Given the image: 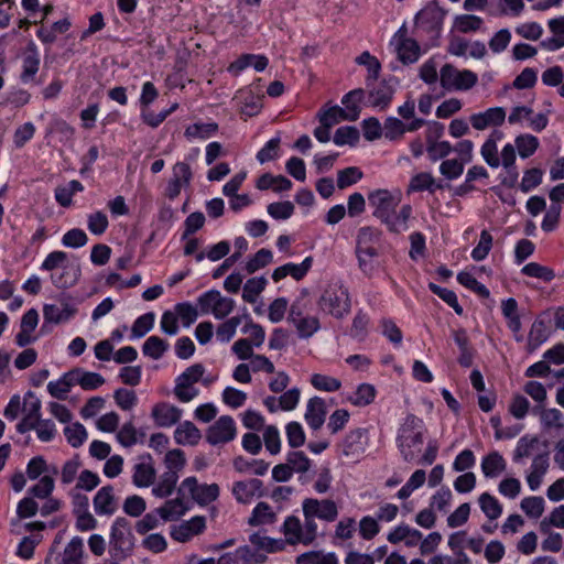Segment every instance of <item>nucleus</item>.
I'll return each instance as SVG.
<instances>
[{
	"label": "nucleus",
	"instance_id": "23",
	"mask_svg": "<svg viewBox=\"0 0 564 564\" xmlns=\"http://www.w3.org/2000/svg\"><path fill=\"white\" fill-rule=\"evenodd\" d=\"M41 401H34L33 403H23V417L17 424V431L20 434H24L36 427V424L41 420Z\"/></svg>",
	"mask_w": 564,
	"mask_h": 564
},
{
	"label": "nucleus",
	"instance_id": "18",
	"mask_svg": "<svg viewBox=\"0 0 564 564\" xmlns=\"http://www.w3.org/2000/svg\"><path fill=\"white\" fill-rule=\"evenodd\" d=\"M151 416L156 426L171 427L181 420L182 410L167 402H159L152 408Z\"/></svg>",
	"mask_w": 564,
	"mask_h": 564
},
{
	"label": "nucleus",
	"instance_id": "50",
	"mask_svg": "<svg viewBox=\"0 0 564 564\" xmlns=\"http://www.w3.org/2000/svg\"><path fill=\"white\" fill-rule=\"evenodd\" d=\"M64 434L67 438V442L74 448H78L79 446H82L87 438L86 429L79 422L66 426L64 429Z\"/></svg>",
	"mask_w": 564,
	"mask_h": 564
},
{
	"label": "nucleus",
	"instance_id": "58",
	"mask_svg": "<svg viewBox=\"0 0 564 564\" xmlns=\"http://www.w3.org/2000/svg\"><path fill=\"white\" fill-rule=\"evenodd\" d=\"M268 214L274 219H289L294 213V205L290 200L271 203L267 207Z\"/></svg>",
	"mask_w": 564,
	"mask_h": 564
},
{
	"label": "nucleus",
	"instance_id": "15",
	"mask_svg": "<svg viewBox=\"0 0 564 564\" xmlns=\"http://www.w3.org/2000/svg\"><path fill=\"white\" fill-rule=\"evenodd\" d=\"M506 120V110L502 107L488 108L482 112L473 113L469 117L471 127L476 130H485L490 127H499Z\"/></svg>",
	"mask_w": 564,
	"mask_h": 564
},
{
	"label": "nucleus",
	"instance_id": "45",
	"mask_svg": "<svg viewBox=\"0 0 564 564\" xmlns=\"http://www.w3.org/2000/svg\"><path fill=\"white\" fill-rule=\"evenodd\" d=\"M83 547V539L74 536L64 550L63 564H80Z\"/></svg>",
	"mask_w": 564,
	"mask_h": 564
},
{
	"label": "nucleus",
	"instance_id": "56",
	"mask_svg": "<svg viewBox=\"0 0 564 564\" xmlns=\"http://www.w3.org/2000/svg\"><path fill=\"white\" fill-rule=\"evenodd\" d=\"M219 496V487L217 484H204L200 485L197 492L193 496V500H195L200 506H206L212 501H215Z\"/></svg>",
	"mask_w": 564,
	"mask_h": 564
},
{
	"label": "nucleus",
	"instance_id": "53",
	"mask_svg": "<svg viewBox=\"0 0 564 564\" xmlns=\"http://www.w3.org/2000/svg\"><path fill=\"white\" fill-rule=\"evenodd\" d=\"M426 151L430 160L436 162L446 158L453 151V148L448 141H432V137L430 135L427 138Z\"/></svg>",
	"mask_w": 564,
	"mask_h": 564
},
{
	"label": "nucleus",
	"instance_id": "27",
	"mask_svg": "<svg viewBox=\"0 0 564 564\" xmlns=\"http://www.w3.org/2000/svg\"><path fill=\"white\" fill-rule=\"evenodd\" d=\"M202 438L200 431L191 421L181 423L174 431V440L178 445H196Z\"/></svg>",
	"mask_w": 564,
	"mask_h": 564
},
{
	"label": "nucleus",
	"instance_id": "49",
	"mask_svg": "<svg viewBox=\"0 0 564 564\" xmlns=\"http://www.w3.org/2000/svg\"><path fill=\"white\" fill-rule=\"evenodd\" d=\"M362 172L359 167L349 166L337 172V186L344 189L359 182L362 178Z\"/></svg>",
	"mask_w": 564,
	"mask_h": 564
},
{
	"label": "nucleus",
	"instance_id": "4",
	"mask_svg": "<svg viewBox=\"0 0 564 564\" xmlns=\"http://www.w3.org/2000/svg\"><path fill=\"white\" fill-rule=\"evenodd\" d=\"M303 516L304 523L297 517L289 516L281 527V532L290 545H311L318 535L315 518L308 513H303Z\"/></svg>",
	"mask_w": 564,
	"mask_h": 564
},
{
	"label": "nucleus",
	"instance_id": "28",
	"mask_svg": "<svg viewBox=\"0 0 564 564\" xmlns=\"http://www.w3.org/2000/svg\"><path fill=\"white\" fill-rule=\"evenodd\" d=\"M70 371L76 372L73 377L74 383L79 384L84 390H96L105 383L104 377L97 372L85 371L82 368H75Z\"/></svg>",
	"mask_w": 564,
	"mask_h": 564
},
{
	"label": "nucleus",
	"instance_id": "19",
	"mask_svg": "<svg viewBox=\"0 0 564 564\" xmlns=\"http://www.w3.org/2000/svg\"><path fill=\"white\" fill-rule=\"evenodd\" d=\"M368 445V431L355 429L350 431L343 442V454L345 456L358 457L365 453Z\"/></svg>",
	"mask_w": 564,
	"mask_h": 564
},
{
	"label": "nucleus",
	"instance_id": "48",
	"mask_svg": "<svg viewBox=\"0 0 564 564\" xmlns=\"http://www.w3.org/2000/svg\"><path fill=\"white\" fill-rule=\"evenodd\" d=\"M405 123L395 117H388L382 126L383 135L390 141L399 140L405 133Z\"/></svg>",
	"mask_w": 564,
	"mask_h": 564
},
{
	"label": "nucleus",
	"instance_id": "24",
	"mask_svg": "<svg viewBox=\"0 0 564 564\" xmlns=\"http://www.w3.org/2000/svg\"><path fill=\"white\" fill-rule=\"evenodd\" d=\"M550 328L547 326V323L538 317L528 334V341H527V350L528 352H533L536 350L543 343H545L550 337Z\"/></svg>",
	"mask_w": 564,
	"mask_h": 564
},
{
	"label": "nucleus",
	"instance_id": "21",
	"mask_svg": "<svg viewBox=\"0 0 564 564\" xmlns=\"http://www.w3.org/2000/svg\"><path fill=\"white\" fill-rule=\"evenodd\" d=\"M313 263L312 257H306L301 263H285L279 268H276L272 273V279L274 282H279L288 275H291L294 280H302L307 272L310 271Z\"/></svg>",
	"mask_w": 564,
	"mask_h": 564
},
{
	"label": "nucleus",
	"instance_id": "64",
	"mask_svg": "<svg viewBox=\"0 0 564 564\" xmlns=\"http://www.w3.org/2000/svg\"><path fill=\"white\" fill-rule=\"evenodd\" d=\"M376 397V389L372 384L361 383L351 399V403L357 406H365L370 404Z\"/></svg>",
	"mask_w": 564,
	"mask_h": 564
},
{
	"label": "nucleus",
	"instance_id": "57",
	"mask_svg": "<svg viewBox=\"0 0 564 564\" xmlns=\"http://www.w3.org/2000/svg\"><path fill=\"white\" fill-rule=\"evenodd\" d=\"M272 252L269 249H260L256 254L246 263V271L251 274L264 268L272 261Z\"/></svg>",
	"mask_w": 564,
	"mask_h": 564
},
{
	"label": "nucleus",
	"instance_id": "31",
	"mask_svg": "<svg viewBox=\"0 0 564 564\" xmlns=\"http://www.w3.org/2000/svg\"><path fill=\"white\" fill-rule=\"evenodd\" d=\"M178 480L176 470L164 471L156 486L153 487L152 494L158 498H165L172 495Z\"/></svg>",
	"mask_w": 564,
	"mask_h": 564
},
{
	"label": "nucleus",
	"instance_id": "61",
	"mask_svg": "<svg viewBox=\"0 0 564 564\" xmlns=\"http://www.w3.org/2000/svg\"><path fill=\"white\" fill-rule=\"evenodd\" d=\"M492 247V236L489 231L482 230L480 232V239L478 245L473 249L471 251V258L475 261H481L484 260Z\"/></svg>",
	"mask_w": 564,
	"mask_h": 564
},
{
	"label": "nucleus",
	"instance_id": "54",
	"mask_svg": "<svg viewBox=\"0 0 564 564\" xmlns=\"http://www.w3.org/2000/svg\"><path fill=\"white\" fill-rule=\"evenodd\" d=\"M311 384L315 389L326 392L337 391L341 387V382L338 379L322 373L312 375Z\"/></svg>",
	"mask_w": 564,
	"mask_h": 564
},
{
	"label": "nucleus",
	"instance_id": "37",
	"mask_svg": "<svg viewBox=\"0 0 564 564\" xmlns=\"http://www.w3.org/2000/svg\"><path fill=\"white\" fill-rule=\"evenodd\" d=\"M167 349V341L159 336H150L142 346V352L154 360L162 358Z\"/></svg>",
	"mask_w": 564,
	"mask_h": 564
},
{
	"label": "nucleus",
	"instance_id": "12",
	"mask_svg": "<svg viewBox=\"0 0 564 564\" xmlns=\"http://www.w3.org/2000/svg\"><path fill=\"white\" fill-rule=\"evenodd\" d=\"M303 513H308L315 519L333 522L338 517V508L334 500L305 498L302 502Z\"/></svg>",
	"mask_w": 564,
	"mask_h": 564
},
{
	"label": "nucleus",
	"instance_id": "7",
	"mask_svg": "<svg viewBox=\"0 0 564 564\" xmlns=\"http://www.w3.org/2000/svg\"><path fill=\"white\" fill-rule=\"evenodd\" d=\"M477 75L469 70H459L452 64H445L440 70L441 86L448 91L468 90L477 84Z\"/></svg>",
	"mask_w": 564,
	"mask_h": 564
},
{
	"label": "nucleus",
	"instance_id": "47",
	"mask_svg": "<svg viewBox=\"0 0 564 564\" xmlns=\"http://www.w3.org/2000/svg\"><path fill=\"white\" fill-rule=\"evenodd\" d=\"M155 315L153 312L145 313L139 316L131 328V337L132 338H141L147 335L154 325Z\"/></svg>",
	"mask_w": 564,
	"mask_h": 564
},
{
	"label": "nucleus",
	"instance_id": "60",
	"mask_svg": "<svg viewBox=\"0 0 564 564\" xmlns=\"http://www.w3.org/2000/svg\"><path fill=\"white\" fill-rule=\"evenodd\" d=\"M294 326L296 327L301 338H310L321 327L318 318L314 316H305L300 318L297 323L294 324Z\"/></svg>",
	"mask_w": 564,
	"mask_h": 564
},
{
	"label": "nucleus",
	"instance_id": "22",
	"mask_svg": "<svg viewBox=\"0 0 564 564\" xmlns=\"http://www.w3.org/2000/svg\"><path fill=\"white\" fill-rule=\"evenodd\" d=\"M326 416V404L325 401L319 397H313L308 400L306 412H305V421L313 430H319Z\"/></svg>",
	"mask_w": 564,
	"mask_h": 564
},
{
	"label": "nucleus",
	"instance_id": "17",
	"mask_svg": "<svg viewBox=\"0 0 564 564\" xmlns=\"http://www.w3.org/2000/svg\"><path fill=\"white\" fill-rule=\"evenodd\" d=\"M360 108L354 102L352 106H348V111L339 106H333L324 111H319L317 117L319 122H325L333 127L343 120L355 121L358 119Z\"/></svg>",
	"mask_w": 564,
	"mask_h": 564
},
{
	"label": "nucleus",
	"instance_id": "63",
	"mask_svg": "<svg viewBox=\"0 0 564 564\" xmlns=\"http://www.w3.org/2000/svg\"><path fill=\"white\" fill-rule=\"evenodd\" d=\"M88 242V237L83 229L73 228L64 234L62 238L63 246L67 248H80Z\"/></svg>",
	"mask_w": 564,
	"mask_h": 564
},
{
	"label": "nucleus",
	"instance_id": "35",
	"mask_svg": "<svg viewBox=\"0 0 564 564\" xmlns=\"http://www.w3.org/2000/svg\"><path fill=\"white\" fill-rule=\"evenodd\" d=\"M249 541L259 550H264L269 553L282 551L286 541L282 539H273L270 536L261 535L260 532L252 533Z\"/></svg>",
	"mask_w": 564,
	"mask_h": 564
},
{
	"label": "nucleus",
	"instance_id": "30",
	"mask_svg": "<svg viewBox=\"0 0 564 564\" xmlns=\"http://www.w3.org/2000/svg\"><path fill=\"white\" fill-rule=\"evenodd\" d=\"M506 469V460L498 452H491L482 458L481 470L487 478H495Z\"/></svg>",
	"mask_w": 564,
	"mask_h": 564
},
{
	"label": "nucleus",
	"instance_id": "8",
	"mask_svg": "<svg viewBox=\"0 0 564 564\" xmlns=\"http://www.w3.org/2000/svg\"><path fill=\"white\" fill-rule=\"evenodd\" d=\"M368 202L373 208L372 215L388 227L400 198L388 189L379 188L368 194Z\"/></svg>",
	"mask_w": 564,
	"mask_h": 564
},
{
	"label": "nucleus",
	"instance_id": "5",
	"mask_svg": "<svg viewBox=\"0 0 564 564\" xmlns=\"http://www.w3.org/2000/svg\"><path fill=\"white\" fill-rule=\"evenodd\" d=\"M380 237L381 231L370 226L361 227L358 230L356 253L359 268L366 274H371L375 269V265L366 260V256H369V258L378 257V251L372 247V243L378 242Z\"/></svg>",
	"mask_w": 564,
	"mask_h": 564
},
{
	"label": "nucleus",
	"instance_id": "10",
	"mask_svg": "<svg viewBox=\"0 0 564 564\" xmlns=\"http://www.w3.org/2000/svg\"><path fill=\"white\" fill-rule=\"evenodd\" d=\"M77 313L75 303L68 296H61L56 303L43 306V317L46 323L62 324L70 321Z\"/></svg>",
	"mask_w": 564,
	"mask_h": 564
},
{
	"label": "nucleus",
	"instance_id": "36",
	"mask_svg": "<svg viewBox=\"0 0 564 564\" xmlns=\"http://www.w3.org/2000/svg\"><path fill=\"white\" fill-rule=\"evenodd\" d=\"M398 56L403 64H412L420 56V46L415 40L403 39L398 45Z\"/></svg>",
	"mask_w": 564,
	"mask_h": 564
},
{
	"label": "nucleus",
	"instance_id": "59",
	"mask_svg": "<svg viewBox=\"0 0 564 564\" xmlns=\"http://www.w3.org/2000/svg\"><path fill=\"white\" fill-rule=\"evenodd\" d=\"M521 509L530 518H540L544 511V499L542 497H527L521 501Z\"/></svg>",
	"mask_w": 564,
	"mask_h": 564
},
{
	"label": "nucleus",
	"instance_id": "44",
	"mask_svg": "<svg viewBox=\"0 0 564 564\" xmlns=\"http://www.w3.org/2000/svg\"><path fill=\"white\" fill-rule=\"evenodd\" d=\"M479 506L481 511L490 520L498 519L502 513V507L499 501L488 492H484L479 496Z\"/></svg>",
	"mask_w": 564,
	"mask_h": 564
},
{
	"label": "nucleus",
	"instance_id": "55",
	"mask_svg": "<svg viewBox=\"0 0 564 564\" xmlns=\"http://www.w3.org/2000/svg\"><path fill=\"white\" fill-rule=\"evenodd\" d=\"M286 462L292 467L293 473L304 474L311 468V459L302 451L289 452Z\"/></svg>",
	"mask_w": 564,
	"mask_h": 564
},
{
	"label": "nucleus",
	"instance_id": "39",
	"mask_svg": "<svg viewBox=\"0 0 564 564\" xmlns=\"http://www.w3.org/2000/svg\"><path fill=\"white\" fill-rule=\"evenodd\" d=\"M155 478V469L151 464H137L133 474V484L137 487H149Z\"/></svg>",
	"mask_w": 564,
	"mask_h": 564
},
{
	"label": "nucleus",
	"instance_id": "26",
	"mask_svg": "<svg viewBox=\"0 0 564 564\" xmlns=\"http://www.w3.org/2000/svg\"><path fill=\"white\" fill-rule=\"evenodd\" d=\"M278 520L276 513L271 506L264 501L258 502L248 519V524L259 527L264 524H273Z\"/></svg>",
	"mask_w": 564,
	"mask_h": 564
},
{
	"label": "nucleus",
	"instance_id": "3",
	"mask_svg": "<svg viewBox=\"0 0 564 564\" xmlns=\"http://www.w3.org/2000/svg\"><path fill=\"white\" fill-rule=\"evenodd\" d=\"M318 306L337 319L344 318L351 308L348 289L339 281L327 284L318 300Z\"/></svg>",
	"mask_w": 564,
	"mask_h": 564
},
{
	"label": "nucleus",
	"instance_id": "25",
	"mask_svg": "<svg viewBox=\"0 0 564 564\" xmlns=\"http://www.w3.org/2000/svg\"><path fill=\"white\" fill-rule=\"evenodd\" d=\"M40 67V54L37 52L36 45L33 42H30L25 55L23 57V64H22V73L20 75V79L23 83L31 82L36 73L39 72Z\"/></svg>",
	"mask_w": 564,
	"mask_h": 564
},
{
	"label": "nucleus",
	"instance_id": "1",
	"mask_svg": "<svg viewBox=\"0 0 564 564\" xmlns=\"http://www.w3.org/2000/svg\"><path fill=\"white\" fill-rule=\"evenodd\" d=\"M135 536L130 521L118 517L111 524L109 534V564H120L133 554Z\"/></svg>",
	"mask_w": 564,
	"mask_h": 564
},
{
	"label": "nucleus",
	"instance_id": "51",
	"mask_svg": "<svg viewBox=\"0 0 564 564\" xmlns=\"http://www.w3.org/2000/svg\"><path fill=\"white\" fill-rule=\"evenodd\" d=\"M516 145L522 159L531 156L539 148V140L532 134H521L516 138Z\"/></svg>",
	"mask_w": 564,
	"mask_h": 564
},
{
	"label": "nucleus",
	"instance_id": "43",
	"mask_svg": "<svg viewBox=\"0 0 564 564\" xmlns=\"http://www.w3.org/2000/svg\"><path fill=\"white\" fill-rule=\"evenodd\" d=\"M412 207L411 205H403L399 213L394 212L388 226V230L393 234H400L408 230V220L411 217Z\"/></svg>",
	"mask_w": 564,
	"mask_h": 564
},
{
	"label": "nucleus",
	"instance_id": "40",
	"mask_svg": "<svg viewBox=\"0 0 564 564\" xmlns=\"http://www.w3.org/2000/svg\"><path fill=\"white\" fill-rule=\"evenodd\" d=\"M429 289L432 293L442 299L447 305H449L457 315H463L464 310L458 303L457 295L454 291L446 288H442L433 282L429 283Z\"/></svg>",
	"mask_w": 564,
	"mask_h": 564
},
{
	"label": "nucleus",
	"instance_id": "33",
	"mask_svg": "<svg viewBox=\"0 0 564 564\" xmlns=\"http://www.w3.org/2000/svg\"><path fill=\"white\" fill-rule=\"evenodd\" d=\"M234 468L238 473H247L252 470V473L257 476H263L269 469V463L263 459H251L248 460L242 456H238L232 462Z\"/></svg>",
	"mask_w": 564,
	"mask_h": 564
},
{
	"label": "nucleus",
	"instance_id": "46",
	"mask_svg": "<svg viewBox=\"0 0 564 564\" xmlns=\"http://www.w3.org/2000/svg\"><path fill=\"white\" fill-rule=\"evenodd\" d=\"M522 274L540 279L544 282H551L555 278L554 271L538 262H530L521 269Z\"/></svg>",
	"mask_w": 564,
	"mask_h": 564
},
{
	"label": "nucleus",
	"instance_id": "20",
	"mask_svg": "<svg viewBox=\"0 0 564 564\" xmlns=\"http://www.w3.org/2000/svg\"><path fill=\"white\" fill-rule=\"evenodd\" d=\"M93 505L98 516H112L118 508L113 487L111 485L101 487L95 495Z\"/></svg>",
	"mask_w": 564,
	"mask_h": 564
},
{
	"label": "nucleus",
	"instance_id": "52",
	"mask_svg": "<svg viewBox=\"0 0 564 564\" xmlns=\"http://www.w3.org/2000/svg\"><path fill=\"white\" fill-rule=\"evenodd\" d=\"M482 19L473 14H462L455 18L454 25L462 33L478 31L482 25Z\"/></svg>",
	"mask_w": 564,
	"mask_h": 564
},
{
	"label": "nucleus",
	"instance_id": "62",
	"mask_svg": "<svg viewBox=\"0 0 564 564\" xmlns=\"http://www.w3.org/2000/svg\"><path fill=\"white\" fill-rule=\"evenodd\" d=\"M113 399L116 404L124 411L131 410L138 402L135 392L123 388L115 391Z\"/></svg>",
	"mask_w": 564,
	"mask_h": 564
},
{
	"label": "nucleus",
	"instance_id": "11",
	"mask_svg": "<svg viewBox=\"0 0 564 564\" xmlns=\"http://www.w3.org/2000/svg\"><path fill=\"white\" fill-rule=\"evenodd\" d=\"M236 424L231 416L221 415L206 431V441L210 445L225 444L236 437Z\"/></svg>",
	"mask_w": 564,
	"mask_h": 564
},
{
	"label": "nucleus",
	"instance_id": "13",
	"mask_svg": "<svg viewBox=\"0 0 564 564\" xmlns=\"http://www.w3.org/2000/svg\"><path fill=\"white\" fill-rule=\"evenodd\" d=\"M231 492L235 499L242 505L250 503L254 497L261 498L265 496L263 482L258 478L236 481L232 485Z\"/></svg>",
	"mask_w": 564,
	"mask_h": 564
},
{
	"label": "nucleus",
	"instance_id": "29",
	"mask_svg": "<svg viewBox=\"0 0 564 564\" xmlns=\"http://www.w3.org/2000/svg\"><path fill=\"white\" fill-rule=\"evenodd\" d=\"M76 372L70 370L65 372L58 380L50 381L47 384L48 393L57 400H66L72 387L75 386L73 377Z\"/></svg>",
	"mask_w": 564,
	"mask_h": 564
},
{
	"label": "nucleus",
	"instance_id": "9",
	"mask_svg": "<svg viewBox=\"0 0 564 564\" xmlns=\"http://www.w3.org/2000/svg\"><path fill=\"white\" fill-rule=\"evenodd\" d=\"M446 11L436 1L427 3L415 17L417 28L438 35L443 25Z\"/></svg>",
	"mask_w": 564,
	"mask_h": 564
},
{
	"label": "nucleus",
	"instance_id": "42",
	"mask_svg": "<svg viewBox=\"0 0 564 564\" xmlns=\"http://www.w3.org/2000/svg\"><path fill=\"white\" fill-rule=\"evenodd\" d=\"M268 281L264 276L251 278L243 285L242 299L247 303H254L258 295L264 290Z\"/></svg>",
	"mask_w": 564,
	"mask_h": 564
},
{
	"label": "nucleus",
	"instance_id": "14",
	"mask_svg": "<svg viewBox=\"0 0 564 564\" xmlns=\"http://www.w3.org/2000/svg\"><path fill=\"white\" fill-rule=\"evenodd\" d=\"M368 88V105L373 108L383 110L388 108L392 101L395 89L389 84L388 80L383 79L376 84L373 82Z\"/></svg>",
	"mask_w": 564,
	"mask_h": 564
},
{
	"label": "nucleus",
	"instance_id": "34",
	"mask_svg": "<svg viewBox=\"0 0 564 564\" xmlns=\"http://www.w3.org/2000/svg\"><path fill=\"white\" fill-rule=\"evenodd\" d=\"M218 123L216 122L193 123L185 129L184 135L189 140H205L214 135L218 131Z\"/></svg>",
	"mask_w": 564,
	"mask_h": 564
},
{
	"label": "nucleus",
	"instance_id": "32",
	"mask_svg": "<svg viewBox=\"0 0 564 564\" xmlns=\"http://www.w3.org/2000/svg\"><path fill=\"white\" fill-rule=\"evenodd\" d=\"M355 61L357 64L367 67L368 76L366 78V86L370 87L373 82H377L381 70V64L379 59L376 56H372L368 51H365L359 56H357Z\"/></svg>",
	"mask_w": 564,
	"mask_h": 564
},
{
	"label": "nucleus",
	"instance_id": "38",
	"mask_svg": "<svg viewBox=\"0 0 564 564\" xmlns=\"http://www.w3.org/2000/svg\"><path fill=\"white\" fill-rule=\"evenodd\" d=\"M155 512L165 521L176 519L186 512L183 500L180 498L167 500L164 506L158 508Z\"/></svg>",
	"mask_w": 564,
	"mask_h": 564
},
{
	"label": "nucleus",
	"instance_id": "16",
	"mask_svg": "<svg viewBox=\"0 0 564 564\" xmlns=\"http://www.w3.org/2000/svg\"><path fill=\"white\" fill-rule=\"evenodd\" d=\"M206 529V519L203 516H195L188 521L172 527L171 536L177 542L185 543L194 535L203 533Z\"/></svg>",
	"mask_w": 564,
	"mask_h": 564
},
{
	"label": "nucleus",
	"instance_id": "6",
	"mask_svg": "<svg viewBox=\"0 0 564 564\" xmlns=\"http://www.w3.org/2000/svg\"><path fill=\"white\" fill-rule=\"evenodd\" d=\"M67 260V253L64 251H53L47 254L45 260L43 261L41 269L46 271H52L58 267H63L64 271L61 274H52L51 279L55 286L59 289H65L73 286L80 275V270L78 267L69 268L64 267V262Z\"/></svg>",
	"mask_w": 564,
	"mask_h": 564
},
{
	"label": "nucleus",
	"instance_id": "2",
	"mask_svg": "<svg viewBox=\"0 0 564 564\" xmlns=\"http://www.w3.org/2000/svg\"><path fill=\"white\" fill-rule=\"evenodd\" d=\"M424 430L423 420L414 414H408L399 427L395 441L405 462H413L421 453Z\"/></svg>",
	"mask_w": 564,
	"mask_h": 564
},
{
	"label": "nucleus",
	"instance_id": "41",
	"mask_svg": "<svg viewBox=\"0 0 564 564\" xmlns=\"http://www.w3.org/2000/svg\"><path fill=\"white\" fill-rule=\"evenodd\" d=\"M360 139L359 130L352 126H344L336 130L333 141L336 145L355 147Z\"/></svg>",
	"mask_w": 564,
	"mask_h": 564
}]
</instances>
